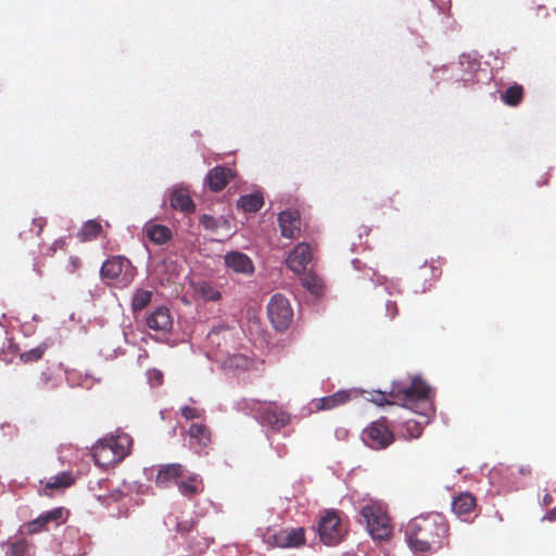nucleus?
Listing matches in <instances>:
<instances>
[{
    "label": "nucleus",
    "instance_id": "nucleus-1",
    "mask_svg": "<svg viewBox=\"0 0 556 556\" xmlns=\"http://www.w3.org/2000/svg\"><path fill=\"white\" fill-rule=\"evenodd\" d=\"M409 547L421 554L438 553L450 543V525L438 513L413 518L405 528Z\"/></svg>",
    "mask_w": 556,
    "mask_h": 556
},
{
    "label": "nucleus",
    "instance_id": "nucleus-2",
    "mask_svg": "<svg viewBox=\"0 0 556 556\" xmlns=\"http://www.w3.org/2000/svg\"><path fill=\"white\" fill-rule=\"evenodd\" d=\"M361 516L374 540L384 541L392 535L393 527L390 517L380 503L371 502L364 505L361 509Z\"/></svg>",
    "mask_w": 556,
    "mask_h": 556
},
{
    "label": "nucleus",
    "instance_id": "nucleus-3",
    "mask_svg": "<svg viewBox=\"0 0 556 556\" xmlns=\"http://www.w3.org/2000/svg\"><path fill=\"white\" fill-rule=\"evenodd\" d=\"M244 404L263 426L280 430L290 422V415L275 402L250 400L244 401Z\"/></svg>",
    "mask_w": 556,
    "mask_h": 556
},
{
    "label": "nucleus",
    "instance_id": "nucleus-4",
    "mask_svg": "<svg viewBox=\"0 0 556 556\" xmlns=\"http://www.w3.org/2000/svg\"><path fill=\"white\" fill-rule=\"evenodd\" d=\"M430 388L419 378L412 380L410 384H394L389 395L403 402V406L412 408V405L429 399Z\"/></svg>",
    "mask_w": 556,
    "mask_h": 556
},
{
    "label": "nucleus",
    "instance_id": "nucleus-5",
    "mask_svg": "<svg viewBox=\"0 0 556 556\" xmlns=\"http://www.w3.org/2000/svg\"><path fill=\"white\" fill-rule=\"evenodd\" d=\"M362 440L374 450L387 448L394 441V434L388 426L386 417L372 421L363 430Z\"/></svg>",
    "mask_w": 556,
    "mask_h": 556
},
{
    "label": "nucleus",
    "instance_id": "nucleus-6",
    "mask_svg": "<svg viewBox=\"0 0 556 556\" xmlns=\"http://www.w3.org/2000/svg\"><path fill=\"white\" fill-rule=\"evenodd\" d=\"M318 535L326 545H337L345 534L339 514L334 510H327L318 521Z\"/></svg>",
    "mask_w": 556,
    "mask_h": 556
},
{
    "label": "nucleus",
    "instance_id": "nucleus-7",
    "mask_svg": "<svg viewBox=\"0 0 556 556\" xmlns=\"http://www.w3.org/2000/svg\"><path fill=\"white\" fill-rule=\"evenodd\" d=\"M267 314L270 323L278 331L289 327L293 318V311L289 300L280 293L274 294L267 305Z\"/></svg>",
    "mask_w": 556,
    "mask_h": 556
},
{
    "label": "nucleus",
    "instance_id": "nucleus-8",
    "mask_svg": "<svg viewBox=\"0 0 556 556\" xmlns=\"http://www.w3.org/2000/svg\"><path fill=\"white\" fill-rule=\"evenodd\" d=\"M132 270L129 260L122 255H114L105 260L101 266L100 275L102 280H116L123 273Z\"/></svg>",
    "mask_w": 556,
    "mask_h": 556
},
{
    "label": "nucleus",
    "instance_id": "nucleus-9",
    "mask_svg": "<svg viewBox=\"0 0 556 556\" xmlns=\"http://www.w3.org/2000/svg\"><path fill=\"white\" fill-rule=\"evenodd\" d=\"M312 261V248L307 243H299L289 253L286 264L295 274L305 271Z\"/></svg>",
    "mask_w": 556,
    "mask_h": 556
},
{
    "label": "nucleus",
    "instance_id": "nucleus-10",
    "mask_svg": "<svg viewBox=\"0 0 556 556\" xmlns=\"http://www.w3.org/2000/svg\"><path fill=\"white\" fill-rule=\"evenodd\" d=\"M281 235L288 239H295L301 232L300 213L294 210L282 211L278 215Z\"/></svg>",
    "mask_w": 556,
    "mask_h": 556
},
{
    "label": "nucleus",
    "instance_id": "nucleus-11",
    "mask_svg": "<svg viewBox=\"0 0 556 556\" xmlns=\"http://www.w3.org/2000/svg\"><path fill=\"white\" fill-rule=\"evenodd\" d=\"M146 324L149 329L167 333L173 328V318L170 312L165 306L155 308L151 314L147 316Z\"/></svg>",
    "mask_w": 556,
    "mask_h": 556
},
{
    "label": "nucleus",
    "instance_id": "nucleus-12",
    "mask_svg": "<svg viewBox=\"0 0 556 556\" xmlns=\"http://www.w3.org/2000/svg\"><path fill=\"white\" fill-rule=\"evenodd\" d=\"M225 264L237 274L251 275L254 271L252 261L242 252H229L225 255Z\"/></svg>",
    "mask_w": 556,
    "mask_h": 556
},
{
    "label": "nucleus",
    "instance_id": "nucleus-13",
    "mask_svg": "<svg viewBox=\"0 0 556 556\" xmlns=\"http://www.w3.org/2000/svg\"><path fill=\"white\" fill-rule=\"evenodd\" d=\"M275 543L280 547H299L305 543L303 528H293L279 531L274 535Z\"/></svg>",
    "mask_w": 556,
    "mask_h": 556
},
{
    "label": "nucleus",
    "instance_id": "nucleus-14",
    "mask_svg": "<svg viewBox=\"0 0 556 556\" xmlns=\"http://www.w3.org/2000/svg\"><path fill=\"white\" fill-rule=\"evenodd\" d=\"M104 441L110 451H112L116 463L123 460L130 453L132 440L126 433L104 439Z\"/></svg>",
    "mask_w": 556,
    "mask_h": 556
},
{
    "label": "nucleus",
    "instance_id": "nucleus-15",
    "mask_svg": "<svg viewBox=\"0 0 556 556\" xmlns=\"http://www.w3.org/2000/svg\"><path fill=\"white\" fill-rule=\"evenodd\" d=\"M233 174L232 170L225 166H215L212 168L207 176L206 181L211 191H222L230 181Z\"/></svg>",
    "mask_w": 556,
    "mask_h": 556
},
{
    "label": "nucleus",
    "instance_id": "nucleus-16",
    "mask_svg": "<svg viewBox=\"0 0 556 556\" xmlns=\"http://www.w3.org/2000/svg\"><path fill=\"white\" fill-rule=\"evenodd\" d=\"M188 433L192 441L191 444H197L201 450L212 443V431L204 424H191Z\"/></svg>",
    "mask_w": 556,
    "mask_h": 556
},
{
    "label": "nucleus",
    "instance_id": "nucleus-17",
    "mask_svg": "<svg viewBox=\"0 0 556 556\" xmlns=\"http://www.w3.org/2000/svg\"><path fill=\"white\" fill-rule=\"evenodd\" d=\"M170 206L186 214L193 213L195 205L186 189H176L170 194Z\"/></svg>",
    "mask_w": 556,
    "mask_h": 556
},
{
    "label": "nucleus",
    "instance_id": "nucleus-18",
    "mask_svg": "<svg viewBox=\"0 0 556 556\" xmlns=\"http://www.w3.org/2000/svg\"><path fill=\"white\" fill-rule=\"evenodd\" d=\"M184 473V467L180 464H168L162 466L156 475L155 483L159 486H166L169 482L175 481Z\"/></svg>",
    "mask_w": 556,
    "mask_h": 556
},
{
    "label": "nucleus",
    "instance_id": "nucleus-19",
    "mask_svg": "<svg viewBox=\"0 0 556 556\" xmlns=\"http://www.w3.org/2000/svg\"><path fill=\"white\" fill-rule=\"evenodd\" d=\"M477 506L476 497L471 493H460L457 495L453 503V511L458 516H466L470 514Z\"/></svg>",
    "mask_w": 556,
    "mask_h": 556
},
{
    "label": "nucleus",
    "instance_id": "nucleus-20",
    "mask_svg": "<svg viewBox=\"0 0 556 556\" xmlns=\"http://www.w3.org/2000/svg\"><path fill=\"white\" fill-rule=\"evenodd\" d=\"M144 231L149 240L155 244H164L173 237L172 230L168 227L159 224L147 225Z\"/></svg>",
    "mask_w": 556,
    "mask_h": 556
},
{
    "label": "nucleus",
    "instance_id": "nucleus-21",
    "mask_svg": "<svg viewBox=\"0 0 556 556\" xmlns=\"http://www.w3.org/2000/svg\"><path fill=\"white\" fill-rule=\"evenodd\" d=\"M352 392L350 391H338L329 396H325L318 400L317 408L323 410H329L340 405L345 404L351 400Z\"/></svg>",
    "mask_w": 556,
    "mask_h": 556
},
{
    "label": "nucleus",
    "instance_id": "nucleus-22",
    "mask_svg": "<svg viewBox=\"0 0 556 556\" xmlns=\"http://www.w3.org/2000/svg\"><path fill=\"white\" fill-rule=\"evenodd\" d=\"M92 457L94 463L100 467H109L110 465L116 464L113 453L110 451L109 446H106L104 440L99 441L92 447Z\"/></svg>",
    "mask_w": 556,
    "mask_h": 556
},
{
    "label": "nucleus",
    "instance_id": "nucleus-23",
    "mask_svg": "<svg viewBox=\"0 0 556 556\" xmlns=\"http://www.w3.org/2000/svg\"><path fill=\"white\" fill-rule=\"evenodd\" d=\"M237 204L245 213H256L264 205V198L261 192H253L240 197Z\"/></svg>",
    "mask_w": 556,
    "mask_h": 556
},
{
    "label": "nucleus",
    "instance_id": "nucleus-24",
    "mask_svg": "<svg viewBox=\"0 0 556 556\" xmlns=\"http://www.w3.org/2000/svg\"><path fill=\"white\" fill-rule=\"evenodd\" d=\"M102 232V226L99 222L94 219L87 220L84 223L79 231L77 232V238L81 242L92 241L97 239Z\"/></svg>",
    "mask_w": 556,
    "mask_h": 556
},
{
    "label": "nucleus",
    "instance_id": "nucleus-25",
    "mask_svg": "<svg viewBox=\"0 0 556 556\" xmlns=\"http://www.w3.org/2000/svg\"><path fill=\"white\" fill-rule=\"evenodd\" d=\"M502 100L509 106L518 105L523 99V87L515 84L502 94Z\"/></svg>",
    "mask_w": 556,
    "mask_h": 556
},
{
    "label": "nucleus",
    "instance_id": "nucleus-26",
    "mask_svg": "<svg viewBox=\"0 0 556 556\" xmlns=\"http://www.w3.org/2000/svg\"><path fill=\"white\" fill-rule=\"evenodd\" d=\"M152 299V292L149 290L138 289L134 293L131 300V308L134 312L142 311L146 308Z\"/></svg>",
    "mask_w": 556,
    "mask_h": 556
},
{
    "label": "nucleus",
    "instance_id": "nucleus-27",
    "mask_svg": "<svg viewBox=\"0 0 556 556\" xmlns=\"http://www.w3.org/2000/svg\"><path fill=\"white\" fill-rule=\"evenodd\" d=\"M74 483V479L70 472H61L52 477L47 483L46 489H64L68 488Z\"/></svg>",
    "mask_w": 556,
    "mask_h": 556
},
{
    "label": "nucleus",
    "instance_id": "nucleus-28",
    "mask_svg": "<svg viewBox=\"0 0 556 556\" xmlns=\"http://www.w3.org/2000/svg\"><path fill=\"white\" fill-rule=\"evenodd\" d=\"M302 286L311 293L318 295L324 288L323 280L315 274L308 273L302 278Z\"/></svg>",
    "mask_w": 556,
    "mask_h": 556
},
{
    "label": "nucleus",
    "instance_id": "nucleus-29",
    "mask_svg": "<svg viewBox=\"0 0 556 556\" xmlns=\"http://www.w3.org/2000/svg\"><path fill=\"white\" fill-rule=\"evenodd\" d=\"M179 492L188 497H191L200 492L198 486V477L195 475L190 476L187 480L178 483Z\"/></svg>",
    "mask_w": 556,
    "mask_h": 556
},
{
    "label": "nucleus",
    "instance_id": "nucleus-30",
    "mask_svg": "<svg viewBox=\"0 0 556 556\" xmlns=\"http://www.w3.org/2000/svg\"><path fill=\"white\" fill-rule=\"evenodd\" d=\"M442 270L440 267L434 266L433 264H425L419 268L417 277L424 281H427L428 279L437 280L440 278Z\"/></svg>",
    "mask_w": 556,
    "mask_h": 556
},
{
    "label": "nucleus",
    "instance_id": "nucleus-31",
    "mask_svg": "<svg viewBox=\"0 0 556 556\" xmlns=\"http://www.w3.org/2000/svg\"><path fill=\"white\" fill-rule=\"evenodd\" d=\"M48 349L47 343H41L38 346L30 349L20 355V358L23 363H31L39 361Z\"/></svg>",
    "mask_w": 556,
    "mask_h": 556
},
{
    "label": "nucleus",
    "instance_id": "nucleus-32",
    "mask_svg": "<svg viewBox=\"0 0 556 556\" xmlns=\"http://www.w3.org/2000/svg\"><path fill=\"white\" fill-rule=\"evenodd\" d=\"M29 544L25 539H18L9 544V552L12 556H28Z\"/></svg>",
    "mask_w": 556,
    "mask_h": 556
},
{
    "label": "nucleus",
    "instance_id": "nucleus-33",
    "mask_svg": "<svg viewBox=\"0 0 556 556\" xmlns=\"http://www.w3.org/2000/svg\"><path fill=\"white\" fill-rule=\"evenodd\" d=\"M198 292L206 301H217L220 299V292L212 287L208 282H202L198 287Z\"/></svg>",
    "mask_w": 556,
    "mask_h": 556
},
{
    "label": "nucleus",
    "instance_id": "nucleus-34",
    "mask_svg": "<svg viewBox=\"0 0 556 556\" xmlns=\"http://www.w3.org/2000/svg\"><path fill=\"white\" fill-rule=\"evenodd\" d=\"M210 544L211 542L206 538H201L200 540L191 538L188 540V547L199 554H202L205 549H207Z\"/></svg>",
    "mask_w": 556,
    "mask_h": 556
},
{
    "label": "nucleus",
    "instance_id": "nucleus-35",
    "mask_svg": "<svg viewBox=\"0 0 556 556\" xmlns=\"http://www.w3.org/2000/svg\"><path fill=\"white\" fill-rule=\"evenodd\" d=\"M404 428H405V431H404V435L405 437H408V438H412V439H416V438H419L421 435L422 427L417 421L408 420L405 424Z\"/></svg>",
    "mask_w": 556,
    "mask_h": 556
},
{
    "label": "nucleus",
    "instance_id": "nucleus-36",
    "mask_svg": "<svg viewBox=\"0 0 556 556\" xmlns=\"http://www.w3.org/2000/svg\"><path fill=\"white\" fill-rule=\"evenodd\" d=\"M197 526V521L193 518L179 520L176 523V531L180 534H189L191 533Z\"/></svg>",
    "mask_w": 556,
    "mask_h": 556
},
{
    "label": "nucleus",
    "instance_id": "nucleus-37",
    "mask_svg": "<svg viewBox=\"0 0 556 556\" xmlns=\"http://www.w3.org/2000/svg\"><path fill=\"white\" fill-rule=\"evenodd\" d=\"M181 415L187 419H199L203 415V410L192 406H184L180 409Z\"/></svg>",
    "mask_w": 556,
    "mask_h": 556
},
{
    "label": "nucleus",
    "instance_id": "nucleus-38",
    "mask_svg": "<svg viewBox=\"0 0 556 556\" xmlns=\"http://www.w3.org/2000/svg\"><path fill=\"white\" fill-rule=\"evenodd\" d=\"M63 517V508H54L50 511L40 515V520L43 522L58 521Z\"/></svg>",
    "mask_w": 556,
    "mask_h": 556
},
{
    "label": "nucleus",
    "instance_id": "nucleus-39",
    "mask_svg": "<svg viewBox=\"0 0 556 556\" xmlns=\"http://www.w3.org/2000/svg\"><path fill=\"white\" fill-rule=\"evenodd\" d=\"M147 377L151 384L153 386H160L163 382V372L159 369H149L147 371Z\"/></svg>",
    "mask_w": 556,
    "mask_h": 556
},
{
    "label": "nucleus",
    "instance_id": "nucleus-40",
    "mask_svg": "<svg viewBox=\"0 0 556 556\" xmlns=\"http://www.w3.org/2000/svg\"><path fill=\"white\" fill-rule=\"evenodd\" d=\"M200 224L207 230H214L217 228V220L207 214L201 216Z\"/></svg>",
    "mask_w": 556,
    "mask_h": 556
},
{
    "label": "nucleus",
    "instance_id": "nucleus-41",
    "mask_svg": "<svg viewBox=\"0 0 556 556\" xmlns=\"http://www.w3.org/2000/svg\"><path fill=\"white\" fill-rule=\"evenodd\" d=\"M371 402L376 403L377 405H384V404H393L395 401L391 402L387 399V394L384 392L377 391L374 394H371Z\"/></svg>",
    "mask_w": 556,
    "mask_h": 556
},
{
    "label": "nucleus",
    "instance_id": "nucleus-42",
    "mask_svg": "<svg viewBox=\"0 0 556 556\" xmlns=\"http://www.w3.org/2000/svg\"><path fill=\"white\" fill-rule=\"evenodd\" d=\"M46 525H47V522L41 521V520H40V516H39V517H38L37 519H35L34 521H31V522L27 523V525H26V528H27V531H28L29 533H36V532L41 531V530L45 528V526H46Z\"/></svg>",
    "mask_w": 556,
    "mask_h": 556
},
{
    "label": "nucleus",
    "instance_id": "nucleus-43",
    "mask_svg": "<svg viewBox=\"0 0 556 556\" xmlns=\"http://www.w3.org/2000/svg\"><path fill=\"white\" fill-rule=\"evenodd\" d=\"M386 312H387L386 313L387 317L394 318L399 313L396 302L392 301V300H387L386 301Z\"/></svg>",
    "mask_w": 556,
    "mask_h": 556
},
{
    "label": "nucleus",
    "instance_id": "nucleus-44",
    "mask_svg": "<svg viewBox=\"0 0 556 556\" xmlns=\"http://www.w3.org/2000/svg\"><path fill=\"white\" fill-rule=\"evenodd\" d=\"M31 225H33L31 230H35L36 235L40 236V233L42 232L43 228L47 225V220L43 217L34 218L31 222Z\"/></svg>",
    "mask_w": 556,
    "mask_h": 556
},
{
    "label": "nucleus",
    "instance_id": "nucleus-45",
    "mask_svg": "<svg viewBox=\"0 0 556 556\" xmlns=\"http://www.w3.org/2000/svg\"><path fill=\"white\" fill-rule=\"evenodd\" d=\"M81 267V261L78 256H70L68 258V271L75 273Z\"/></svg>",
    "mask_w": 556,
    "mask_h": 556
},
{
    "label": "nucleus",
    "instance_id": "nucleus-46",
    "mask_svg": "<svg viewBox=\"0 0 556 556\" xmlns=\"http://www.w3.org/2000/svg\"><path fill=\"white\" fill-rule=\"evenodd\" d=\"M65 245V241L63 239L55 240L51 245V250L55 252L59 249H63Z\"/></svg>",
    "mask_w": 556,
    "mask_h": 556
},
{
    "label": "nucleus",
    "instance_id": "nucleus-47",
    "mask_svg": "<svg viewBox=\"0 0 556 556\" xmlns=\"http://www.w3.org/2000/svg\"><path fill=\"white\" fill-rule=\"evenodd\" d=\"M544 519L548 520V521H555L556 520V506L554 508H552L547 514L546 516L544 517Z\"/></svg>",
    "mask_w": 556,
    "mask_h": 556
},
{
    "label": "nucleus",
    "instance_id": "nucleus-48",
    "mask_svg": "<svg viewBox=\"0 0 556 556\" xmlns=\"http://www.w3.org/2000/svg\"><path fill=\"white\" fill-rule=\"evenodd\" d=\"M519 472L521 475H530L531 473V468H530V466L520 467Z\"/></svg>",
    "mask_w": 556,
    "mask_h": 556
},
{
    "label": "nucleus",
    "instance_id": "nucleus-49",
    "mask_svg": "<svg viewBox=\"0 0 556 556\" xmlns=\"http://www.w3.org/2000/svg\"><path fill=\"white\" fill-rule=\"evenodd\" d=\"M552 502H553L552 495H549V494H545V495L543 496V503H544V505H549V504H552Z\"/></svg>",
    "mask_w": 556,
    "mask_h": 556
}]
</instances>
